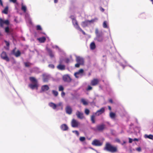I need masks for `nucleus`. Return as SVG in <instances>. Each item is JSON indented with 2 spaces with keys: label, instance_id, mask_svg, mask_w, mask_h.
I'll list each match as a JSON object with an SVG mask.
<instances>
[{
  "label": "nucleus",
  "instance_id": "obj_64",
  "mask_svg": "<svg viewBox=\"0 0 153 153\" xmlns=\"http://www.w3.org/2000/svg\"><path fill=\"white\" fill-rule=\"evenodd\" d=\"M109 101L111 103H113V100L111 99H110L109 100Z\"/></svg>",
  "mask_w": 153,
  "mask_h": 153
},
{
  "label": "nucleus",
  "instance_id": "obj_44",
  "mask_svg": "<svg viewBox=\"0 0 153 153\" xmlns=\"http://www.w3.org/2000/svg\"><path fill=\"white\" fill-rule=\"evenodd\" d=\"M97 20L98 19L97 18H95L94 19H92L90 20H89V22H90V24H91V23H93L97 21Z\"/></svg>",
  "mask_w": 153,
  "mask_h": 153
},
{
  "label": "nucleus",
  "instance_id": "obj_57",
  "mask_svg": "<svg viewBox=\"0 0 153 153\" xmlns=\"http://www.w3.org/2000/svg\"><path fill=\"white\" fill-rule=\"evenodd\" d=\"M62 105V102H59L58 104H56V107L58 106H61Z\"/></svg>",
  "mask_w": 153,
  "mask_h": 153
},
{
  "label": "nucleus",
  "instance_id": "obj_24",
  "mask_svg": "<svg viewBox=\"0 0 153 153\" xmlns=\"http://www.w3.org/2000/svg\"><path fill=\"white\" fill-rule=\"evenodd\" d=\"M90 48L91 50H94L96 48V46L95 42H93L91 43L90 44Z\"/></svg>",
  "mask_w": 153,
  "mask_h": 153
},
{
  "label": "nucleus",
  "instance_id": "obj_59",
  "mask_svg": "<svg viewBox=\"0 0 153 153\" xmlns=\"http://www.w3.org/2000/svg\"><path fill=\"white\" fill-rule=\"evenodd\" d=\"M65 93L64 92L62 91L61 94L62 97H64V96H65Z\"/></svg>",
  "mask_w": 153,
  "mask_h": 153
},
{
  "label": "nucleus",
  "instance_id": "obj_5",
  "mask_svg": "<svg viewBox=\"0 0 153 153\" xmlns=\"http://www.w3.org/2000/svg\"><path fill=\"white\" fill-rule=\"evenodd\" d=\"M118 54L120 59L119 60H116V61L119 63V65L123 67V69H124L125 66H127L126 65L127 64V62L122 58L119 53Z\"/></svg>",
  "mask_w": 153,
  "mask_h": 153
},
{
  "label": "nucleus",
  "instance_id": "obj_41",
  "mask_svg": "<svg viewBox=\"0 0 153 153\" xmlns=\"http://www.w3.org/2000/svg\"><path fill=\"white\" fill-rule=\"evenodd\" d=\"M52 93L53 95L55 97L57 96L58 94V91L55 90H52Z\"/></svg>",
  "mask_w": 153,
  "mask_h": 153
},
{
  "label": "nucleus",
  "instance_id": "obj_34",
  "mask_svg": "<svg viewBox=\"0 0 153 153\" xmlns=\"http://www.w3.org/2000/svg\"><path fill=\"white\" fill-rule=\"evenodd\" d=\"M21 52L19 50H17L16 52L14 54V55L16 57H18L20 56L21 54Z\"/></svg>",
  "mask_w": 153,
  "mask_h": 153
},
{
  "label": "nucleus",
  "instance_id": "obj_29",
  "mask_svg": "<svg viewBox=\"0 0 153 153\" xmlns=\"http://www.w3.org/2000/svg\"><path fill=\"white\" fill-rule=\"evenodd\" d=\"M144 137L145 138H148L153 140V135L151 134L148 135L145 134L144 135Z\"/></svg>",
  "mask_w": 153,
  "mask_h": 153
},
{
  "label": "nucleus",
  "instance_id": "obj_63",
  "mask_svg": "<svg viewBox=\"0 0 153 153\" xmlns=\"http://www.w3.org/2000/svg\"><path fill=\"white\" fill-rule=\"evenodd\" d=\"M134 141H138L139 140V139H138L136 138H134L133 139Z\"/></svg>",
  "mask_w": 153,
  "mask_h": 153
},
{
  "label": "nucleus",
  "instance_id": "obj_22",
  "mask_svg": "<svg viewBox=\"0 0 153 153\" xmlns=\"http://www.w3.org/2000/svg\"><path fill=\"white\" fill-rule=\"evenodd\" d=\"M49 89V87L48 85H44L41 87L42 91H48Z\"/></svg>",
  "mask_w": 153,
  "mask_h": 153
},
{
  "label": "nucleus",
  "instance_id": "obj_23",
  "mask_svg": "<svg viewBox=\"0 0 153 153\" xmlns=\"http://www.w3.org/2000/svg\"><path fill=\"white\" fill-rule=\"evenodd\" d=\"M48 105L51 107L54 110H55L56 108V104L51 102L49 103Z\"/></svg>",
  "mask_w": 153,
  "mask_h": 153
},
{
  "label": "nucleus",
  "instance_id": "obj_45",
  "mask_svg": "<svg viewBox=\"0 0 153 153\" xmlns=\"http://www.w3.org/2000/svg\"><path fill=\"white\" fill-rule=\"evenodd\" d=\"M24 65L26 67H29L30 66V65H31V64L29 62H24Z\"/></svg>",
  "mask_w": 153,
  "mask_h": 153
},
{
  "label": "nucleus",
  "instance_id": "obj_28",
  "mask_svg": "<svg viewBox=\"0 0 153 153\" xmlns=\"http://www.w3.org/2000/svg\"><path fill=\"white\" fill-rule=\"evenodd\" d=\"M109 116L111 119H114L116 117V114L113 112H111L109 113Z\"/></svg>",
  "mask_w": 153,
  "mask_h": 153
},
{
  "label": "nucleus",
  "instance_id": "obj_50",
  "mask_svg": "<svg viewBox=\"0 0 153 153\" xmlns=\"http://www.w3.org/2000/svg\"><path fill=\"white\" fill-rule=\"evenodd\" d=\"M48 67L51 69H54L55 68L54 65L52 64H50L48 65Z\"/></svg>",
  "mask_w": 153,
  "mask_h": 153
},
{
  "label": "nucleus",
  "instance_id": "obj_43",
  "mask_svg": "<svg viewBox=\"0 0 153 153\" xmlns=\"http://www.w3.org/2000/svg\"><path fill=\"white\" fill-rule=\"evenodd\" d=\"M103 59H102V62L104 64L106 62V56L105 55H103Z\"/></svg>",
  "mask_w": 153,
  "mask_h": 153
},
{
  "label": "nucleus",
  "instance_id": "obj_10",
  "mask_svg": "<svg viewBox=\"0 0 153 153\" xmlns=\"http://www.w3.org/2000/svg\"><path fill=\"white\" fill-rule=\"evenodd\" d=\"M10 24V22L8 19L4 20L0 18V26L2 27L3 26L4 24H5L7 25H9Z\"/></svg>",
  "mask_w": 153,
  "mask_h": 153
},
{
  "label": "nucleus",
  "instance_id": "obj_1",
  "mask_svg": "<svg viewBox=\"0 0 153 153\" xmlns=\"http://www.w3.org/2000/svg\"><path fill=\"white\" fill-rule=\"evenodd\" d=\"M104 150L113 153L116 152L117 151V149L116 146H114L109 142H107L104 148Z\"/></svg>",
  "mask_w": 153,
  "mask_h": 153
},
{
  "label": "nucleus",
  "instance_id": "obj_8",
  "mask_svg": "<svg viewBox=\"0 0 153 153\" xmlns=\"http://www.w3.org/2000/svg\"><path fill=\"white\" fill-rule=\"evenodd\" d=\"M62 79L65 82L69 83L72 80L71 78L68 74L64 75L62 76Z\"/></svg>",
  "mask_w": 153,
  "mask_h": 153
},
{
  "label": "nucleus",
  "instance_id": "obj_61",
  "mask_svg": "<svg viewBox=\"0 0 153 153\" xmlns=\"http://www.w3.org/2000/svg\"><path fill=\"white\" fill-rule=\"evenodd\" d=\"M0 4L2 6H3V3L2 0H0Z\"/></svg>",
  "mask_w": 153,
  "mask_h": 153
},
{
  "label": "nucleus",
  "instance_id": "obj_42",
  "mask_svg": "<svg viewBox=\"0 0 153 153\" xmlns=\"http://www.w3.org/2000/svg\"><path fill=\"white\" fill-rule=\"evenodd\" d=\"M36 30H41L42 29L41 26L39 25H37L36 26Z\"/></svg>",
  "mask_w": 153,
  "mask_h": 153
},
{
  "label": "nucleus",
  "instance_id": "obj_25",
  "mask_svg": "<svg viewBox=\"0 0 153 153\" xmlns=\"http://www.w3.org/2000/svg\"><path fill=\"white\" fill-rule=\"evenodd\" d=\"M21 9L23 11L24 13H26L27 10V8L26 6L24 5L23 3H22L21 4Z\"/></svg>",
  "mask_w": 153,
  "mask_h": 153
},
{
  "label": "nucleus",
  "instance_id": "obj_6",
  "mask_svg": "<svg viewBox=\"0 0 153 153\" xmlns=\"http://www.w3.org/2000/svg\"><path fill=\"white\" fill-rule=\"evenodd\" d=\"M51 77V75L47 74H42V80L44 82H48L50 79Z\"/></svg>",
  "mask_w": 153,
  "mask_h": 153
},
{
  "label": "nucleus",
  "instance_id": "obj_12",
  "mask_svg": "<svg viewBox=\"0 0 153 153\" xmlns=\"http://www.w3.org/2000/svg\"><path fill=\"white\" fill-rule=\"evenodd\" d=\"M105 111V108L103 107L98 110L95 113V115L99 116L104 113Z\"/></svg>",
  "mask_w": 153,
  "mask_h": 153
},
{
  "label": "nucleus",
  "instance_id": "obj_3",
  "mask_svg": "<svg viewBox=\"0 0 153 153\" xmlns=\"http://www.w3.org/2000/svg\"><path fill=\"white\" fill-rule=\"evenodd\" d=\"M106 128L105 125L103 123L98 125L95 127L92 128V129L95 131L102 132Z\"/></svg>",
  "mask_w": 153,
  "mask_h": 153
},
{
  "label": "nucleus",
  "instance_id": "obj_17",
  "mask_svg": "<svg viewBox=\"0 0 153 153\" xmlns=\"http://www.w3.org/2000/svg\"><path fill=\"white\" fill-rule=\"evenodd\" d=\"M29 86L32 89H34L36 88V89H38V85L37 83H35V84H29Z\"/></svg>",
  "mask_w": 153,
  "mask_h": 153
},
{
  "label": "nucleus",
  "instance_id": "obj_48",
  "mask_svg": "<svg viewBox=\"0 0 153 153\" xmlns=\"http://www.w3.org/2000/svg\"><path fill=\"white\" fill-rule=\"evenodd\" d=\"M73 133H75V134L77 136H79V133L78 131L73 130L72 131Z\"/></svg>",
  "mask_w": 153,
  "mask_h": 153
},
{
  "label": "nucleus",
  "instance_id": "obj_32",
  "mask_svg": "<svg viewBox=\"0 0 153 153\" xmlns=\"http://www.w3.org/2000/svg\"><path fill=\"white\" fill-rule=\"evenodd\" d=\"M94 40H96L99 42H102L103 41V36L99 37H96L94 39Z\"/></svg>",
  "mask_w": 153,
  "mask_h": 153
},
{
  "label": "nucleus",
  "instance_id": "obj_58",
  "mask_svg": "<svg viewBox=\"0 0 153 153\" xmlns=\"http://www.w3.org/2000/svg\"><path fill=\"white\" fill-rule=\"evenodd\" d=\"M136 150L139 152H140L141 151V149L140 147H139L136 149Z\"/></svg>",
  "mask_w": 153,
  "mask_h": 153
},
{
  "label": "nucleus",
  "instance_id": "obj_62",
  "mask_svg": "<svg viewBox=\"0 0 153 153\" xmlns=\"http://www.w3.org/2000/svg\"><path fill=\"white\" fill-rule=\"evenodd\" d=\"M132 150L133 151H134L135 150L134 149H132L131 148H130L129 149V152H130L131 153L132 152Z\"/></svg>",
  "mask_w": 153,
  "mask_h": 153
},
{
  "label": "nucleus",
  "instance_id": "obj_39",
  "mask_svg": "<svg viewBox=\"0 0 153 153\" xmlns=\"http://www.w3.org/2000/svg\"><path fill=\"white\" fill-rule=\"evenodd\" d=\"M52 48H53L57 49L59 52H61L62 51V50L57 45H53L52 46Z\"/></svg>",
  "mask_w": 153,
  "mask_h": 153
},
{
  "label": "nucleus",
  "instance_id": "obj_2",
  "mask_svg": "<svg viewBox=\"0 0 153 153\" xmlns=\"http://www.w3.org/2000/svg\"><path fill=\"white\" fill-rule=\"evenodd\" d=\"M70 18L72 19L73 24L75 28L77 30L82 32L84 35H85V33L79 27L78 24L77 22L75 19L76 18L75 16H74L72 15L70 16Z\"/></svg>",
  "mask_w": 153,
  "mask_h": 153
},
{
  "label": "nucleus",
  "instance_id": "obj_38",
  "mask_svg": "<svg viewBox=\"0 0 153 153\" xmlns=\"http://www.w3.org/2000/svg\"><path fill=\"white\" fill-rule=\"evenodd\" d=\"M95 114H94L91 117V120L93 123H94L95 122Z\"/></svg>",
  "mask_w": 153,
  "mask_h": 153
},
{
  "label": "nucleus",
  "instance_id": "obj_27",
  "mask_svg": "<svg viewBox=\"0 0 153 153\" xmlns=\"http://www.w3.org/2000/svg\"><path fill=\"white\" fill-rule=\"evenodd\" d=\"M38 40L40 43H44L46 40V38L44 36H42L38 38Z\"/></svg>",
  "mask_w": 153,
  "mask_h": 153
},
{
  "label": "nucleus",
  "instance_id": "obj_51",
  "mask_svg": "<svg viewBox=\"0 0 153 153\" xmlns=\"http://www.w3.org/2000/svg\"><path fill=\"white\" fill-rule=\"evenodd\" d=\"M115 141L116 142L119 143H121L120 140L118 138H116Z\"/></svg>",
  "mask_w": 153,
  "mask_h": 153
},
{
  "label": "nucleus",
  "instance_id": "obj_20",
  "mask_svg": "<svg viewBox=\"0 0 153 153\" xmlns=\"http://www.w3.org/2000/svg\"><path fill=\"white\" fill-rule=\"evenodd\" d=\"M57 68L60 71H63L65 69V65L60 64L57 66Z\"/></svg>",
  "mask_w": 153,
  "mask_h": 153
},
{
  "label": "nucleus",
  "instance_id": "obj_30",
  "mask_svg": "<svg viewBox=\"0 0 153 153\" xmlns=\"http://www.w3.org/2000/svg\"><path fill=\"white\" fill-rule=\"evenodd\" d=\"M5 32L8 34L10 35L11 34V32L8 26L4 28Z\"/></svg>",
  "mask_w": 153,
  "mask_h": 153
},
{
  "label": "nucleus",
  "instance_id": "obj_14",
  "mask_svg": "<svg viewBox=\"0 0 153 153\" xmlns=\"http://www.w3.org/2000/svg\"><path fill=\"white\" fill-rule=\"evenodd\" d=\"M46 49L49 54V56L51 58H52L54 56L52 50L47 47H46Z\"/></svg>",
  "mask_w": 153,
  "mask_h": 153
},
{
  "label": "nucleus",
  "instance_id": "obj_13",
  "mask_svg": "<svg viewBox=\"0 0 153 153\" xmlns=\"http://www.w3.org/2000/svg\"><path fill=\"white\" fill-rule=\"evenodd\" d=\"M76 115L77 116V118L80 119H82L84 117L83 113L79 111H76Z\"/></svg>",
  "mask_w": 153,
  "mask_h": 153
},
{
  "label": "nucleus",
  "instance_id": "obj_21",
  "mask_svg": "<svg viewBox=\"0 0 153 153\" xmlns=\"http://www.w3.org/2000/svg\"><path fill=\"white\" fill-rule=\"evenodd\" d=\"M99 82V81L97 79H94L91 82V84L93 86H95L97 85Z\"/></svg>",
  "mask_w": 153,
  "mask_h": 153
},
{
  "label": "nucleus",
  "instance_id": "obj_47",
  "mask_svg": "<svg viewBox=\"0 0 153 153\" xmlns=\"http://www.w3.org/2000/svg\"><path fill=\"white\" fill-rule=\"evenodd\" d=\"M90 112L88 108H86L85 110V113L87 115H88L89 114Z\"/></svg>",
  "mask_w": 153,
  "mask_h": 153
},
{
  "label": "nucleus",
  "instance_id": "obj_19",
  "mask_svg": "<svg viewBox=\"0 0 153 153\" xmlns=\"http://www.w3.org/2000/svg\"><path fill=\"white\" fill-rule=\"evenodd\" d=\"M76 61L77 62L79 63L82 64H83V59L82 57H81L80 56H76Z\"/></svg>",
  "mask_w": 153,
  "mask_h": 153
},
{
  "label": "nucleus",
  "instance_id": "obj_56",
  "mask_svg": "<svg viewBox=\"0 0 153 153\" xmlns=\"http://www.w3.org/2000/svg\"><path fill=\"white\" fill-rule=\"evenodd\" d=\"M128 140H129V141H128V142L129 143H131L133 141V139L131 138H128Z\"/></svg>",
  "mask_w": 153,
  "mask_h": 153
},
{
  "label": "nucleus",
  "instance_id": "obj_11",
  "mask_svg": "<svg viewBox=\"0 0 153 153\" xmlns=\"http://www.w3.org/2000/svg\"><path fill=\"white\" fill-rule=\"evenodd\" d=\"M92 144L94 146H99L102 145V143L98 140L95 139L93 141Z\"/></svg>",
  "mask_w": 153,
  "mask_h": 153
},
{
  "label": "nucleus",
  "instance_id": "obj_49",
  "mask_svg": "<svg viewBox=\"0 0 153 153\" xmlns=\"http://www.w3.org/2000/svg\"><path fill=\"white\" fill-rule=\"evenodd\" d=\"M79 140L81 142L84 141L85 140V138L84 137H81L79 138Z\"/></svg>",
  "mask_w": 153,
  "mask_h": 153
},
{
  "label": "nucleus",
  "instance_id": "obj_33",
  "mask_svg": "<svg viewBox=\"0 0 153 153\" xmlns=\"http://www.w3.org/2000/svg\"><path fill=\"white\" fill-rule=\"evenodd\" d=\"M8 7L7 6L5 7L4 10L2 11V13L7 14L8 13Z\"/></svg>",
  "mask_w": 153,
  "mask_h": 153
},
{
  "label": "nucleus",
  "instance_id": "obj_46",
  "mask_svg": "<svg viewBox=\"0 0 153 153\" xmlns=\"http://www.w3.org/2000/svg\"><path fill=\"white\" fill-rule=\"evenodd\" d=\"M64 88L62 85H60L59 87V91H63Z\"/></svg>",
  "mask_w": 153,
  "mask_h": 153
},
{
  "label": "nucleus",
  "instance_id": "obj_26",
  "mask_svg": "<svg viewBox=\"0 0 153 153\" xmlns=\"http://www.w3.org/2000/svg\"><path fill=\"white\" fill-rule=\"evenodd\" d=\"M95 33L96 35V37H99L102 36V33H99V30L98 28H96L95 29Z\"/></svg>",
  "mask_w": 153,
  "mask_h": 153
},
{
  "label": "nucleus",
  "instance_id": "obj_52",
  "mask_svg": "<svg viewBox=\"0 0 153 153\" xmlns=\"http://www.w3.org/2000/svg\"><path fill=\"white\" fill-rule=\"evenodd\" d=\"M9 1L10 2H12L13 3L16 4L17 5L18 4V3L17 2V0H9Z\"/></svg>",
  "mask_w": 153,
  "mask_h": 153
},
{
  "label": "nucleus",
  "instance_id": "obj_55",
  "mask_svg": "<svg viewBox=\"0 0 153 153\" xmlns=\"http://www.w3.org/2000/svg\"><path fill=\"white\" fill-rule=\"evenodd\" d=\"M80 65H82V64L79 63L77 62V64H76L75 65V67H76V68H78L79 67Z\"/></svg>",
  "mask_w": 153,
  "mask_h": 153
},
{
  "label": "nucleus",
  "instance_id": "obj_15",
  "mask_svg": "<svg viewBox=\"0 0 153 153\" xmlns=\"http://www.w3.org/2000/svg\"><path fill=\"white\" fill-rule=\"evenodd\" d=\"M90 24L89 20H86L85 21L82 22L81 23V25L83 27H88Z\"/></svg>",
  "mask_w": 153,
  "mask_h": 153
},
{
  "label": "nucleus",
  "instance_id": "obj_16",
  "mask_svg": "<svg viewBox=\"0 0 153 153\" xmlns=\"http://www.w3.org/2000/svg\"><path fill=\"white\" fill-rule=\"evenodd\" d=\"M65 111L67 114H71L72 111V108L69 105L67 106L65 108Z\"/></svg>",
  "mask_w": 153,
  "mask_h": 153
},
{
  "label": "nucleus",
  "instance_id": "obj_37",
  "mask_svg": "<svg viewBox=\"0 0 153 153\" xmlns=\"http://www.w3.org/2000/svg\"><path fill=\"white\" fill-rule=\"evenodd\" d=\"M29 79H30V80L32 82H34L35 83L37 82V81L36 79V78L34 77H30Z\"/></svg>",
  "mask_w": 153,
  "mask_h": 153
},
{
  "label": "nucleus",
  "instance_id": "obj_53",
  "mask_svg": "<svg viewBox=\"0 0 153 153\" xmlns=\"http://www.w3.org/2000/svg\"><path fill=\"white\" fill-rule=\"evenodd\" d=\"M16 48H15L13 49L11 51V54L12 55H14V54L16 53Z\"/></svg>",
  "mask_w": 153,
  "mask_h": 153
},
{
  "label": "nucleus",
  "instance_id": "obj_18",
  "mask_svg": "<svg viewBox=\"0 0 153 153\" xmlns=\"http://www.w3.org/2000/svg\"><path fill=\"white\" fill-rule=\"evenodd\" d=\"M60 128L63 131H66L68 130V127L67 124H63L60 126Z\"/></svg>",
  "mask_w": 153,
  "mask_h": 153
},
{
  "label": "nucleus",
  "instance_id": "obj_36",
  "mask_svg": "<svg viewBox=\"0 0 153 153\" xmlns=\"http://www.w3.org/2000/svg\"><path fill=\"white\" fill-rule=\"evenodd\" d=\"M103 27L105 28H108L109 27L107 25V22L106 21H104L103 23Z\"/></svg>",
  "mask_w": 153,
  "mask_h": 153
},
{
  "label": "nucleus",
  "instance_id": "obj_31",
  "mask_svg": "<svg viewBox=\"0 0 153 153\" xmlns=\"http://www.w3.org/2000/svg\"><path fill=\"white\" fill-rule=\"evenodd\" d=\"M4 42L5 43L6 45L7 46L6 47H4V48L6 49V50H8L9 49L10 45L9 42L6 41V40H4Z\"/></svg>",
  "mask_w": 153,
  "mask_h": 153
},
{
  "label": "nucleus",
  "instance_id": "obj_60",
  "mask_svg": "<svg viewBox=\"0 0 153 153\" xmlns=\"http://www.w3.org/2000/svg\"><path fill=\"white\" fill-rule=\"evenodd\" d=\"M128 66L129 67L131 68L132 69L135 71L136 72H137V71L135 70L132 66L131 65H128Z\"/></svg>",
  "mask_w": 153,
  "mask_h": 153
},
{
  "label": "nucleus",
  "instance_id": "obj_35",
  "mask_svg": "<svg viewBox=\"0 0 153 153\" xmlns=\"http://www.w3.org/2000/svg\"><path fill=\"white\" fill-rule=\"evenodd\" d=\"M81 102L83 105H87L88 104V102L83 98H82L81 100Z\"/></svg>",
  "mask_w": 153,
  "mask_h": 153
},
{
  "label": "nucleus",
  "instance_id": "obj_40",
  "mask_svg": "<svg viewBox=\"0 0 153 153\" xmlns=\"http://www.w3.org/2000/svg\"><path fill=\"white\" fill-rule=\"evenodd\" d=\"M63 60L66 63H68L70 62V59L68 58H65Z\"/></svg>",
  "mask_w": 153,
  "mask_h": 153
},
{
  "label": "nucleus",
  "instance_id": "obj_54",
  "mask_svg": "<svg viewBox=\"0 0 153 153\" xmlns=\"http://www.w3.org/2000/svg\"><path fill=\"white\" fill-rule=\"evenodd\" d=\"M92 89V87L90 85H88L87 88L86 89V90L87 91H89L91 90Z\"/></svg>",
  "mask_w": 153,
  "mask_h": 153
},
{
  "label": "nucleus",
  "instance_id": "obj_4",
  "mask_svg": "<svg viewBox=\"0 0 153 153\" xmlns=\"http://www.w3.org/2000/svg\"><path fill=\"white\" fill-rule=\"evenodd\" d=\"M84 71L83 69H80L74 74V76L77 79L81 78L85 76Z\"/></svg>",
  "mask_w": 153,
  "mask_h": 153
},
{
  "label": "nucleus",
  "instance_id": "obj_9",
  "mask_svg": "<svg viewBox=\"0 0 153 153\" xmlns=\"http://www.w3.org/2000/svg\"><path fill=\"white\" fill-rule=\"evenodd\" d=\"M80 124L76 120L73 119L71 122V126L73 128L77 127Z\"/></svg>",
  "mask_w": 153,
  "mask_h": 153
},
{
  "label": "nucleus",
  "instance_id": "obj_7",
  "mask_svg": "<svg viewBox=\"0 0 153 153\" xmlns=\"http://www.w3.org/2000/svg\"><path fill=\"white\" fill-rule=\"evenodd\" d=\"M0 56L1 58L3 59L6 61L7 62L10 61V59L5 51H3L1 53Z\"/></svg>",
  "mask_w": 153,
  "mask_h": 153
}]
</instances>
